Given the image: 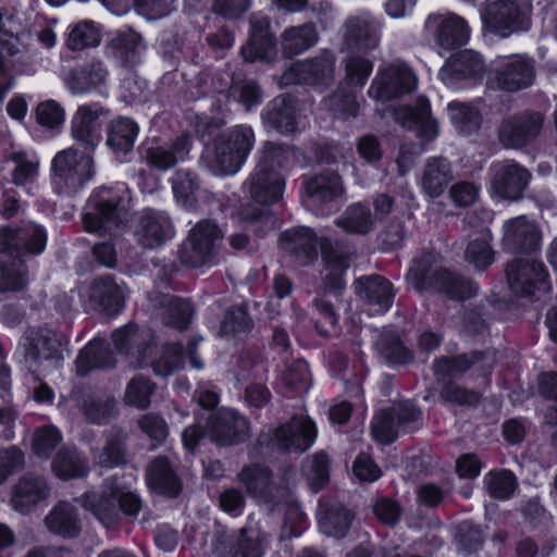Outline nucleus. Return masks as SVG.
I'll use <instances>...</instances> for the list:
<instances>
[{"label":"nucleus","instance_id":"f257e3e1","mask_svg":"<svg viewBox=\"0 0 557 557\" xmlns=\"http://www.w3.org/2000/svg\"><path fill=\"white\" fill-rule=\"evenodd\" d=\"M112 341L119 354L125 356L132 367H144L151 363L157 375L168 376L184 367L185 357L196 370L203 369V361L197 356V348L202 337L193 338L186 349L181 344H168L162 356L151 361L156 349L153 334L136 324H126L112 334Z\"/></svg>","mask_w":557,"mask_h":557},{"label":"nucleus","instance_id":"f03ea898","mask_svg":"<svg viewBox=\"0 0 557 557\" xmlns=\"http://www.w3.org/2000/svg\"><path fill=\"white\" fill-rule=\"evenodd\" d=\"M280 244L282 249L294 256L300 265L309 264L317 258V246L319 245L324 263V288L334 295H338L345 289V273L352 257V251L348 246L338 242L333 243L327 238L318 239L308 227H296L283 232Z\"/></svg>","mask_w":557,"mask_h":557},{"label":"nucleus","instance_id":"7ed1b4c3","mask_svg":"<svg viewBox=\"0 0 557 557\" xmlns=\"http://www.w3.org/2000/svg\"><path fill=\"white\" fill-rule=\"evenodd\" d=\"M245 186L250 198L261 207L251 205L242 207L237 212L238 220L247 224H257L256 231L261 234L273 230L275 221L265 207L277 202L283 197L285 188L283 175L277 170L256 165Z\"/></svg>","mask_w":557,"mask_h":557},{"label":"nucleus","instance_id":"20e7f679","mask_svg":"<svg viewBox=\"0 0 557 557\" xmlns=\"http://www.w3.org/2000/svg\"><path fill=\"white\" fill-rule=\"evenodd\" d=\"M128 198L120 190L102 187L88 200V211L83 221L88 233L113 235L126 221Z\"/></svg>","mask_w":557,"mask_h":557},{"label":"nucleus","instance_id":"39448f33","mask_svg":"<svg viewBox=\"0 0 557 557\" xmlns=\"http://www.w3.org/2000/svg\"><path fill=\"white\" fill-rule=\"evenodd\" d=\"M256 144L250 125L238 124L220 134L213 144L212 169L219 175L236 174L247 161Z\"/></svg>","mask_w":557,"mask_h":557},{"label":"nucleus","instance_id":"423d86ee","mask_svg":"<svg viewBox=\"0 0 557 557\" xmlns=\"http://www.w3.org/2000/svg\"><path fill=\"white\" fill-rule=\"evenodd\" d=\"M54 184L63 193L73 194L94 176L91 152L78 153L75 148L59 151L52 160Z\"/></svg>","mask_w":557,"mask_h":557},{"label":"nucleus","instance_id":"0eeeda50","mask_svg":"<svg viewBox=\"0 0 557 557\" xmlns=\"http://www.w3.org/2000/svg\"><path fill=\"white\" fill-rule=\"evenodd\" d=\"M222 236L215 223L198 222L181 247V262L190 268L214 264L218 261V246Z\"/></svg>","mask_w":557,"mask_h":557},{"label":"nucleus","instance_id":"6e6552de","mask_svg":"<svg viewBox=\"0 0 557 557\" xmlns=\"http://www.w3.org/2000/svg\"><path fill=\"white\" fill-rule=\"evenodd\" d=\"M65 337L48 326L29 327L23 339L24 361L36 372L62 359Z\"/></svg>","mask_w":557,"mask_h":557},{"label":"nucleus","instance_id":"1a4fd4ad","mask_svg":"<svg viewBox=\"0 0 557 557\" xmlns=\"http://www.w3.org/2000/svg\"><path fill=\"white\" fill-rule=\"evenodd\" d=\"M511 292L521 297L539 298L549 289L544 264L534 259H515L506 268Z\"/></svg>","mask_w":557,"mask_h":557},{"label":"nucleus","instance_id":"9d476101","mask_svg":"<svg viewBox=\"0 0 557 557\" xmlns=\"http://www.w3.org/2000/svg\"><path fill=\"white\" fill-rule=\"evenodd\" d=\"M418 78L412 69L404 62H394L380 69L368 90L377 101H387L412 91Z\"/></svg>","mask_w":557,"mask_h":557},{"label":"nucleus","instance_id":"9b49d317","mask_svg":"<svg viewBox=\"0 0 557 557\" xmlns=\"http://www.w3.org/2000/svg\"><path fill=\"white\" fill-rule=\"evenodd\" d=\"M531 9L515 0H497L488 3L482 14L485 25L502 37L525 30L530 26Z\"/></svg>","mask_w":557,"mask_h":557},{"label":"nucleus","instance_id":"f8f14e48","mask_svg":"<svg viewBox=\"0 0 557 557\" xmlns=\"http://www.w3.org/2000/svg\"><path fill=\"white\" fill-rule=\"evenodd\" d=\"M110 110L99 102L85 103L74 112L70 123V136L75 144L92 152L101 141V120Z\"/></svg>","mask_w":557,"mask_h":557},{"label":"nucleus","instance_id":"ddd939ff","mask_svg":"<svg viewBox=\"0 0 557 557\" xmlns=\"http://www.w3.org/2000/svg\"><path fill=\"white\" fill-rule=\"evenodd\" d=\"M534 81V61L525 55H513L499 59L490 84L500 90L516 92L532 86Z\"/></svg>","mask_w":557,"mask_h":557},{"label":"nucleus","instance_id":"4468645a","mask_svg":"<svg viewBox=\"0 0 557 557\" xmlns=\"http://www.w3.org/2000/svg\"><path fill=\"white\" fill-rule=\"evenodd\" d=\"M249 421L235 409L222 408L212 413L207 421L208 437L218 446L243 443L249 437Z\"/></svg>","mask_w":557,"mask_h":557},{"label":"nucleus","instance_id":"2eb2a0df","mask_svg":"<svg viewBox=\"0 0 557 557\" xmlns=\"http://www.w3.org/2000/svg\"><path fill=\"white\" fill-rule=\"evenodd\" d=\"M174 235V225L164 211L152 209L143 211L134 227L135 239L145 249H158Z\"/></svg>","mask_w":557,"mask_h":557},{"label":"nucleus","instance_id":"dca6fc26","mask_svg":"<svg viewBox=\"0 0 557 557\" xmlns=\"http://www.w3.org/2000/svg\"><path fill=\"white\" fill-rule=\"evenodd\" d=\"M314 423L308 417L299 416L276 428L270 441L277 449L288 453H304L315 440Z\"/></svg>","mask_w":557,"mask_h":557},{"label":"nucleus","instance_id":"f3484780","mask_svg":"<svg viewBox=\"0 0 557 557\" xmlns=\"http://www.w3.org/2000/svg\"><path fill=\"white\" fill-rule=\"evenodd\" d=\"M238 481L247 493L259 503L275 507L286 495V490L278 487L272 480L271 471L261 465L244 467L237 474Z\"/></svg>","mask_w":557,"mask_h":557},{"label":"nucleus","instance_id":"a211bd4d","mask_svg":"<svg viewBox=\"0 0 557 557\" xmlns=\"http://www.w3.org/2000/svg\"><path fill=\"white\" fill-rule=\"evenodd\" d=\"M503 231L504 247L510 252L531 253L541 246L542 232L539 225L525 215L505 221Z\"/></svg>","mask_w":557,"mask_h":557},{"label":"nucleus","instance_id":"6ab92c4d","mask_svg":"<svg viewBox=\"0 0 557 557\" xmlns=\"http://www.w3.org/2000/svg\"><path fill=\"white\" fill-rule=\"evenodd\" d=\"M544 115L523 112L506 119L499 128V139L507 148H521L535 139L542 131Z\"/></svg>","mask_w":557,"mask_h":557},{"label":"nucleus","instance_id":"aec40b11","mask_svg":"<svg viewBox=\"0 0 557 557\" xmlns=\"http://www.w3.org/2000/svg\"><path fill=\"white\" fill-rule=\"evenodd\" d=\"M492 189L503 199L518 200L529 185L530 172L515 161H500L492 166Z\"/></svg>","mask_w":557,"mask_h":557},{"label":"nucleus","instance_id":"412c9836","mask_svg":"<svg viewBox=\"0 0 557 557\" xmlns=\"http://www.w3.org/2000/svg\"><path fill=\"white\" fill-rule=\"evenodd\" d=\"M424 28L433 35L436 45L445 50L465 45L470 34L467 22L456 14H432L426 18Z\"/></svg>","mask_w":557,"mask_h":557},{"label":"nucleus","instance_id":"4be33fe9","mask_svg":"<svg viewBox=\"0 0 557 557\" xmlns=\"http://www.w3.org/2000/svg\"><path fill=\"white\" fill-rule=\"evenodd\" d=\"M334 72L335 57L324 51L315 58L293 64L284 74V79L287 83L326 85L333 79Z\"/></svg>","mask_w":557,"mask_h":557},{"label":"nucleus","instance_id":"5701e85b","mask_svg":"<svg viewBox=\"0 0 557 557\" xmlns=\"http://www.w3.org/2000/svg\"><path fill=\"white\" fill-rule=\"evenodd\" d=\"M447 270L444 268L442 258L434 252H428L417 258L409 269L407 278L412 286L419 290L440 292L445 284Z\"/></svg>","mask_w":557,"mask_h":557},{"label":"nucleus","instance_id":"b1692460","mask_svg":"<svg viewBox=\"0 0 557 557\" xmlns=\"http://www.w3.org/2000/svg\"><path fill=\"white\" fill-rule=\"evenodd\" d=\"M484 69V62L479 53L462 50L449 58L438 75L447 87L456 88L461 81L481 77Z\"/></svg>","mask_w":557,"mask_h":557},{"label":"nucleus","instance_id":"393cba45","mask_svg":"<svg viewBox=\"0 0 557 557\" xmlns=\"http://www.w3.org/2000/svg\"><path fill=\"white\" fill-rule=\"evenodd\" d=\"M394 120L404 127L414 128L425 140L434 139L438 134V125L431 114L428 99L419 98L416 107L399 106L393 110Z\"/></svg>","mask_w":557,"mask_h":557},{"label":"nucleus","instance_id":"a878e982","mask_svg":"<svg viewBox=\"0 0 557 557\" xmlns=\"http://www.w3.org/2000/svg\"><path fill=\"white\" fill-rule=\"evenodd\" d=\"M191 147V138L187 134L178 136L170 144L154 145L146 149L145 160L148 165L166 171L185 160Z\"/></svg>","mask_w":557,"mask_h":557},{"label":"nucleus","instance_id":"bb28decb","mask_svg":"<svg viewBox=\"0 0 557 557\" xmlns=\"http://www.w3.org/2000/svg\"><path fill=\"white\" fill-rule=\"evenodd\" d=\"M344 45L349 50L369 51L380 44L379 25L360 17L349 18L344 25Z\"/></svg>","mask_w":557,"mask_h":557},{"label":"nucleus","instance_id":"cd10ccee","mask_svg":"<svg viewBox=\"0 0 557 557\" xmlns=\"http://www.w3.org/2000/svg\"><path fill=\"white\" fill-rule=\"evenodd\" d=\"M152 306L159 310L162 321L177 330L186 329L193 317V307L188 300L166 294L150 295Z\"/></svg>","mask_w":557,"mask_h":557},{"label":"nucleus","instance_id":"c85d7f7f","mask_svg":"<svg viewBox=\"0 0 557 557\" xmlns=\"http://www.w3.org/2000/svg\"><path fill=\"white\" fill-rule=\"evenodd\" d=\"M295 100L281 95L274 98L261 113L263 125L280 133L289 134L297 127Z\"/></svg>","mask_w":557,"mask_h":557},{"label":"nucleus","instance_id":"c756f323","mask_svg":"<svg viewBox=\"0 0 557 557\" xmlns=\"http://www.w3.org/2000/svg\"><path fill=\"white\" fill-rule=\"evenodd\" d=\"M88 295L92 305L108 314H116L124 306L122 287L109 275L95 278Z\"/></svg>","mask_w":557,"mask_h":557},{"label":"nucleus","instance_id":"7c9ffc66","mask_svg":"<svg viewBox=\"0 0 557 557\" xmlns=\"http://www.w3.org/2000/svg\"><path fill=\"white\" fill-rule=\"evenodd\" d=\"M356 293L368 305L374 307L375 312L387 311L393 304V285L380 275L360 277L356 282Z\"/></svg>","mask_w":557,"mask_h":557},{"label":"nucleus","instance_id":"2f4dec72","mask_svg":"<svg viewBox=\"0 0 557 557\" xmlns=\"http://www.w3.org/2000/svg\"><path fill=\"white\" fill-rule=\"evenodd\" d=\"M147 483L159 494L175 497L182 490V483L168 457H156L147 468Z\"/></svg>","mask_w":557,"mask_h":557},{"label":"nucleus","instance_id":"473e14b6","mask_svg":"<svg viewBox=\"0 0 557 557\" xmlns=\"http://www.w3.org/2000/svg\"><path fill=\"white\" fill-rule=\"evenodd\" d=\"M48 495L49 487L45 478L25 475L14 486L11 503L15 510L26 513Z\"/></svg>","mask_w":557,"mask_h":557},{"label":"nucleus","instance_id":"72a5a7b5","mask_svg":"<svg viewBox=\"0 0 557 557\" xmlns=\"http://www.w3.org/2000/svg\"><path fill=\"white\" fill-rule=\"evenodd\" d=\"M116 490L117 482L107 480L101 493H91L84 496L83 506L107 527L119 516Z\"/></svg>","mask_w":557,"mask_h":557},{"label":"nucleus","instance_id":"f704fd0d","mask_svg":"<svg viewBox=\"0 0 557 557\" xmlns=\"http://www.w3.org/2000/svg\"><path fill=\"white\" fill-rule=\"evenodd\" d=\"M108 71L101 62H91L71 70L64 83L74 95H82L99 89L107 81Z\"/></svg>","mask_w":557,"mask_h":557},{"label":"nucleus","instance_id":"c9c22d12","mask_svg":"<svg viewBox=\"0 0 557 557\" xmlns=\"http://www.w3.org/2000/svg\"><path fill=\"white\" fill-rule=\"evenodd\" d=\"M453 180L450 163L442 157L429 158L421 174V188L431 198L440 197Z\"/></svg>","mask_w":557,"mask_h":557},{"label":"nucleus","instance_id":"e433bc0d","mask_svg":"<svg viewBox=\"0 0 557 557\" xmlns=\"http://www.w3.org/2000/svg\"><path fill=\"white\" fill-rule=\"evenodd\" d=\"M306 194L313 203H329L344 194V186L335 172L325 171L307 181Z\"/></svg>","mask_w":557,"mask_h":557},{"label":"nucleus","instance_id":"4c0bfd02","mask_svg":"<svg viewBox=\"0 0 557 557\" xmlns=\"http://www.w3.org/2000/svg\"><path fill=\"white\" fill-rule=\"evenodd\" d=\"M115 363L114 357L103 339L90 341L76 358V371L81 376L100 368H111Z\"/></svg>","mask_w":557,"mask_h":557},{"label":"nucleus","instance_id":"58836bf2","mask_svg":"<svg viewBox=\"0 0 557 557\" xmlns=\"http://www.w3.org/2000/svg\"><path fill=\"white\" fill-rule=\"evenodd\" d=\"M319 40L315 26L306 23L286 28L281 36V47L284 55L290 58L305 52Z\"/></svg>","mask_w":557,"mask_h":557},{"label":"nucleus","instance_id":"ea45409f","mask_svg":"<svg viewBox=\"0 0 557 557\" xmlns=\"http://www.w3.org/2000/svg\"><path fill=\"white\" fill-rule=\"evenodd\" d=\"M51 468L57 476L64 480L85 476L89 471L86 458L72 446L58 450Z\"/></svg>","mask_w":557,"mask_h":557},{"label":"nucleus","instance_id":"a19ab883","mask_svg":"<svg viewBox=\"0 0 557 557\" xmlns=\"http://www.w3.org/2000/svg\"><path fill=\"white\" fill-rule=\"evenodd\" d=\"M45 522L49 531L64 537H74L81 530L76 509L65 502H60L54 506Z\"/></svg>","mask_w":557,"mask_h":557},{"label":"nucleus","instance_id":"79ce46f5","mask_svg":"<svg viewBox=\"0 0 557 557\" xmlns=\"http://www.w3.org/2000/svg\"><path fill=\"white\" fill-rule=\"evenodd\" d=\"M137 124L128 117H117L108 126L107 145L116 153H127L133 150L138 135Z\"/></svg>","mask_w":557,"mask_h":557},{"label":"nucleus","instance_id":"37998d69","mask_svg":"<svg viewBox=\"0 0 557 557\" xmlns=\"http://www.w3.org/2000/svg\"><path fill=\"white\" fill-rule=\"evenodd\" d=\"M336 224L347 233L366 235L373 231L375 219L370 208L357 202L346 208Z\"/></svg>","mask_w":557,"mask_h":557},{"label":"nucleus","instance_id":"c03bdc74","mask_svg":"<svg viewBox=\"0 0 557 557\" xmlns=\"http://www.w3.org/2000/svg\"><path fill=\"white\" fill-rule=\"evenodd\" d=\"M483 359H485V355L481 352L460 355L455 358L442 357L434 362V374L437 380L459 377L468 369L476 366Z\"/></svg>","mask_w":557,"mask_h":557},{"label":"nucleus","instance_id":"a18cd8bd","mask_svg":"<svg viewBox=\"0 0 557 557\" xmlns=\"http://www.w3.org/2000/svg\"><path fill=\"white\" fill-rule=\"evenodd\" d=\"M352 513L342 505H332L320 515L321 531L334 537H344L351 524Z\"/></svg>","mask_w":557,"mask_h":557},{"label":"nucleus","instance_id":"49530a36","mask_svg":"<svg viewBox=\"0 0 557 557\" xmlns=\"http://www.w3.org/2000/svg\"><path fill=\"white\" fill-rule=\"evenodd\" d=\"M377 352L391 363H408L412 360V352L407 349L399 337L391 332L383 331L375 342Z\"/></svg>","mask_w":557,"mask_h":557},{"label":"nucleus","instance_id":"de8ad7c7","mask_svg":"<svg viewBox=\"0 0 557 557\" xmlns=\"http://www.w3.org/2000/svg\"><path fill=\"white\" fill-rule=\"evenodd\" d=\"M100 29L94 22L82 21L75 24L66 37V47L72 51H82L100 44Z\"/></svg>","mask_w":557,"mask_h":557},{"label":"nucleus","instance_id":"09e8293b","mask_svg":"<svg viewBox=\"0 0 557 557\" xmlns=\"http://www.w3.org/2000/svg\"><path fill=\"white\" fill-rule=\"evenodd\" d=\"M156 385L144 375H135L125 387L123 401L127 406L137 409H146L150 405L151 396L154 393Z\"/></svg>","mask_w":557,"mask_h":557},{"label":"nucleus","instance_id":"8fccbe9b","mask_svg":"<svg viewBox=\"0 0 557 557\" xmlns=\"http://www.w3.org/2000/svg\"><path fill=\"white\" fill-rule=\"evenodd\" d=\"M27 282V271L22 260L0 259V293L20 292Z\"/></svg>","mask_w":557,"mask_h":557},{"label":"nucleus","instance_id":"3c124183","mask_svg":"<svg viewBox=\"0 0 557 557\" xmlns=\"http://www.w3.org/2000/svg\"><path fill=\"white\" fill-rule=\"evenodd\" d=\"M17 230L21 246V260L26 256L39 255L45 250L47 234L42 226L28 222Z\"/></svg>","mask_w":557,"mask_h":557},{"label":"nucleus","instance_id":"603ef678","mask_svg":"<svg viewBox=\"0 0 557 557\" xmlns=\"http://www.w3.org/2000/svg\"><path fill=\"white\" fill-rule=\"evenodd\" d=\"M490 239L491 233L487 230H482L475 238L470 240L466 248V260L476 269H485L494 261Z\"/></svg>","mask_w":557,"mask_h":557},{"label":"nucleus","instance_id":"864d4df0","mask_svg":"<svg viewBox=\"0 0 557 557\" xmlns=\"http://www.w3.org/2000/svg\"><path fill=\"white\" fill-rule=\"evenodd\" d=\"M227 98L243 104L247 111L262 102V90L252 79L233 81L227 90Z\"/></svg>","mask_w":557,"mask_h":557},{"label":"nucleus","instance_id":"5fc2aeb1","mask_svg":"<svg viewBox=\"0 0 557 557\" xmlns=\"http://www.w3.org/2000/svg\"><path fill=\"white\" fill-rule=\"evenodd\" d=\"M265 534L259 529H240L235 546V557H263Z\"/></svg>","mask_w":557,"mask_h":557},{"label":"nucleus","instance_id":"6e6d98bb","mask_svg":"<svg viewBox=\"0 0 557 557\" xmlns=\"http://www.w3.org/2000/svg\"><path fill=\"white\" fill-rule=\"evenodd\" d=\"M487 493L497 499H507L512 496L517 487V479L508 470L491 471L484 476Z\"/></svg>","mask_w":557,"mask_h":557},{"label":"nucleus","instance_id":"4d7b16f0","mask_svg":"<svg viewBox=\"0 0 557 557\" xmlns=\"http://www.w3.org/2000/svg\"><path fill=\"white\" fill-rule=\"evenodd\" d=\"M252 326V321L243 307H233L226 313L220 334L226 338H238L245 336Z\"/></svg>","mask_w":557,"mask_h":557},{"label":"nucleus","instance_id":"13d9d810","mask_svg":"<svg viewBox=\"0 0 557 557\" xmlns=\"http://www.w3.org/2000/svg\"><path fill=\"white\" fill-rule=\"evenodd\" d=\"M448 113L455 127L462 134H470L480 126L481 115L471 106L451 102L448 104Z\"/></svg>","mask_w":557,"mask_h":557},{"label":"nucleus","instance_id":"bf43d9fd","mask_svg":"<svg viewBox=\"0 0 557 557\" xmlns=\"http://www.w3.org/2000/svg\"><path fill=\"white\" fill-rule=\"evenodd\" d=\"M399 432L400 429L391 409L379 411L371 422L372 436L382 444L394 442Z\"/></svg>","mask_w":557,"mask_h":557},{"label":"nucleus","instance_id":"052dcab7","mask_svg":"<svg viewBox=\"0 0 557 557\" xmlns=\"http://www.w3.org/2000/svg\"><path fill=\"white\" fill-rule=\"evenodd\" d=\"M86 419L96 424L107 422L115 411V403L108 396H89L82 405Z\"/></svg>","mask_w":557,"mask_h":557},{"label":"nucleus","instance_id":"680f3d73","mask_svg":"<svg viewBox=\"0 0 557 557\" xmlns=\"http://www.w3.org/2000/svg\"><path fill=\"white\" fill-rule=\"evenodd\" d=\"M110 47L116 58L129 63H133L143 50L140 37L135 32L119 34L111 40Z\"/></svg>","mask_w":557,"mask_h":557},{"label":"nucleus","instance_id":"e2e57ef3","mask_svg":"<svg viewBox=\"0 0 557 557\" xmlns=\"http://www.w3.org/2000/svg\"><path fill=\"white\" fill-rule=\"evenodd\" d=\"M35 113L37 123L49 129L60 131L65 121L63 107L52 99L40 102Z\"/></svg>","mask_w":557,"mask_h":557},{"label":"nucleus","instance_id":"0e129e2a","mask_svg":"<svg viewBox=\"0 0 557 557\" xmlns=\"http://www.w3.org/2000/svg\"><path fill=\"white\" fill-rule=\"evenodd\" d=\"M330 460L325 453H317L306 463L307 480L314 492L321 491L329 482Z\"/></svg>","mask_w":557,"mask_h":557},{"label":"nucleus","instance_id":"69168bd1","mask_svg":"<svg viewBox=\"0 0 557 557\" xmlns=\"http://www.w3.org/2000/svg\"><path fill=\"white\" fill-rule=\"evenodd\" d=\"M199 188L197 176L188 171H177L172 177V189L177 201L190 206Z\"/></svg>","mask_w":557,"mask_h":557},{"label":"nucleus","instance_id":"338daca9","mask_svg":"<svg viewBox=\"0 0 557 557\" xmlns=\"http://www.w3.org/2000/svg\"><path fill=\"white\" fill-rule=\"evenodd\" d=\"M246 61L255 62L257 60L271 62L276 57V49L273 36L262 39L249 38L248 44L242 49Z\"/></svg>","mask_w":557,"mask_h":557},{"label":"nucleus","instance_id":"774afa93","mask_svg":"<svg viewBox=\"0 0 557 557\" xmlns=\"http://www.w3.org/2000/svg\"><path fill=\"white\" fill-rule=\"evenodd\" d=\"M444 278L446 282L440 292L445 293L453 299L466 300L478 294L479 288L476 284L463 276L447 272Z\"/></svg>","mask_w":557,"mask_h":557}]
</instances>
